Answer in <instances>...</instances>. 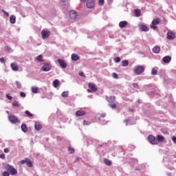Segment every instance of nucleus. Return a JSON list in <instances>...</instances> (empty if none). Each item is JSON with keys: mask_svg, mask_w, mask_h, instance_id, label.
<instances>
[{"mask_svg": "<svg viewBox=\"0 0 176 176\" xmlns=\"http://www.w3.org/2000/svg\"><path fill=\"white\" fill-rule=\"evenodd\" d=\"M11 68L13 71H19V65L16 63H12Z\"/></svg>", "mask_w": 176, "mask_h": 176, "instance_id": "23", "label": "nucleus"}, {"mask_svg": "<svg viewBox=\"0 0 176 176\" xmlns=\"http://www.w3.org/2000/svg\"><path fill=\"white\" fill-rule=\"evenodd\" d=\"M157 144H159V142H163V141H164V137H163L162 135H158L157 136Z\"/></svg>", "mask_w": 176, "mask_h": 176, "instance_id": "25", "label": "nucleus"}, {"mask_svg": "<svg viewBox=\"0 0 176 176\" xmlns=\"http://www.w3.org/2000/svg\"><path fill=\"white\" fill-rule=\"evenodd\" d=\"M144 71H145V67H144V66H141V65L136 66L133 69V72L136 75H141V74H142V72H144Z\"/></svg>", "mask_w": 176, "mask_h": 176, "instance_id": "2", "label": "nucleus"}, {"mask_svg": "<svg viewBox=\"0 0 176 176\" xmlns=\"http://www.w3.org/2000/svg\"><path fill=\"white\" fill-rule=\"evenodd\" d=\"M38 90H39V89L38 88V87H32V92L34 94H36V93H38Z\"/></svg>", "mask_w": 176, "mask_h": 176, "instance_id": "29", "label": "nucleus"}, {"mask_svg": "<svg viewBox=\"0 0 176 176\" xmlns=\"http://www.w3.org/2000/svg\"><path fill=\"white\" fill-rule=\"evenodd\" d=\"M58 85H60V81L56 79L53 82V86L54 87H58Z\"/></svg>", "mask_w": 176, "mask_h": 176, "instance_id": "28", "label": "nucleus"}, {"mask_svg": "<svg viewBox=\"0 0 176 176\" xmlns=\"http://www.w3.org/2000/svg\"><path fill=\"white\" fill-rule=\"evenodd\" d=\"M79 58H80V57H79V56H78L76 54H73L72 55V60H73V61H78Z\"/></svg>", "mask_w": 176, "mask_h": 176, "instance_id": "21", "label": "nucleus"}, {"mask_svg": "<svg viewBox=\"0 0 176 176\" xmlns=\"http://www.w3.org/2000/svg\"><path fill=\"white\" fill-rule=\"evenodd\" d=\"M34 128L36 131H41L42 130V125L38 122H35L34 124Z\"/></svg>", "mask_w": 176, "mask_h": 176, "instance_id": "16", "label": "nucleus"}, {"mask_svg": "<svg viewBox=\"0 0 176 176\" xmlns=\"http://www.w3.org/2000/svg\"><path fill=\"white\" fill-rule=\"evenodd\" d=\"M107 100L109 102H115V96H111L110 98H107Z\"/></svg>", "mask_w": 176, "mask_h": 176, "instance_id": "30", "label": "nucleus"}, {"mask_svg": "<svg viewBox=\"0 0 176 176\" xmlns=\"http://www.w3.org/2000/svg\"><path fill=\"white\" fill-rule=\"evenodd\" d=\"M78 75H79L80 76L85 77V73H84L83 72H80L78 73Z\"/></svg>", "mask_w": 176, "mask_h": 176, "instance_id": "46", "label": "nucleus"}, {"mask_svg": "<svg viewBox=\"0 0 176 176\" xmlns=\"http://www.w3.org/2000/svg\"><path fill=\"white\" fill-rule=\"evenodd\" d=\"M99 5L102 6V5H104V0H99Z\"/></svg>", "mask_w": 176, "mask_h": 176, "instance_id": "50", "label": "nucleus"}, {"mask_svg": "<svg viewBox=\"0 0 176 176\" xmlns=\"http://www.w3.org/2000/svg\"><path fill=\"white\" fill-rule=\"evenodd\" d=\"M87 0H80L81 2H86Z\"/></svg>", "mask_w": 176, "mask_h": 176, "instance_id": "60", "label": "nucleus"}, {"mask_svg": "<svg viewBox=\"0 0 176 176\" xmlns=\"http://www.w3.org/2000/svg\"><path fill=\"white\" fill-rule=\"evenodd\" d=\"M115 63H120V57L114 58Z\"/></svg>", "mask_w": 176, "mask_h": 176, "instance_id": "38", "label": "nucleus"}, {"mask_svg": "<svg viewBox=\"0 0 176 176\" xmlns=\"http://www.w3.org/2000/svg\"><path fill=\"white\" fill-rule=\"evenodd\" d=\"M21 164H26L28 167H32V162L30 159H25L21 161Z\"/></svg>", "mask_w": 176, "mask_h": 176, "instance_id": "6", "label": "nucleus"}, {"mask_svg": "<svg viewBox=\"0 0 176 176\" xmlns=\"http://www.w3.org/2000/svg\"><path fill=\"white\" fill-rule=\"evenodd\" d=\"M157 24H160V18L154 19L152 21L153 25H157Z\"/></svg>", "mask_w": 176, "mask_h": 176, "instance_id": "18", "label": "nucleus"}, {"mask_svg": "<svg viewBox=\"0 0 176 176\" xmlns=\"http://www.w3.org/2000/svg\"><path fill=\"white\" fill-rule=\"evenodd\" d=\"M5 154H1L0 155V159H5Z\"/></svg>", "mask_w": 176, "mask_h": 176, "instance_id": "54", "label": "nucleus"}, {"mask_svg": "<svg viewBox=\"0 0 176 176\" xmlns=\"http://www.w3.org/2000/svg\"><path fill=\"white\" fill-rule=\"evenodd\" d=\"M68 91H63L62 94H61V96H63V97H68Z\"/></svg>", "mask_w": 176, "mask_h": 176, "instance_id": "34", "label": "nucleus"}, {"mask_svg": "<svg viewBox=\"0 0 176 176\" xmlns=\"http://www.w3.org/2000/svg\"><path fill=\"white\" fill-rule=\"evenodd\" d=\"M167 38L169 41H173V40L175 39V34L173 32H168L167 33Z\"/></svg>", "mask_w": 176, "mask_h": 176, "instance_id": "11", "label": "nucleus"}, {"mask_svg": "<svg viewBox=\"0 0 176 176\" xmlns=\"http://www.w3.org/2000/svg\"><path fill=\"white\" fill-rule=\"evenodd\" d=\"M6 52H10V47H9V46H6Z\"/></svg>", "mask_w": 176, "mask_h": 176, "instance_id": "53", "label": "nucleus"}, {"mask_svg": "<svg viewBox=\"0 0 176 176\" xmlns=\"http://www.w3.org/2000/svg\"><path fill=\"white\" fill-rule=\"evenodd\" d=\"M42 58H43L42 55H38V56L36 57V60H37L38 61H43V60Z\"/></svg>", "mask_w": 176, "mask_h": 176, "instance_id": "37", "label": "nucleus"}, {"mask_svg": "<svg viewBox=\"0 0 176 176\" xmlns=\"http://www.w3.org/2000/svg\"><path fill=\"white\" fill-rule=\"evenodd\" d=\"M133 87H135V89H138V87H140V86L138 85V83H133Z\"/></svg>", "mask_w": 176, "mask_h": 176, "instance_id": "45", "label": "nucleus"}, {"mask_svg": "<svg viewBox=\"0 0 176 176\" xmlns=\"http://www.w3.org/2000/svg\"><path fill=\"white\" fill-rule=\"evenodd\" d=\"M25 115H27L29 117H32L34 115L30 112V111L27 110L25 111Z\"/></svg>", "mask_w": 176, "mask_h": 176, "instance_id": "33", "label": "nucleus"}, {"mask_svg": "<svg viewBox=\"0 0 176 176\" xmlns=\"http://www.w3.org/2000/svg\"><path fill=\"white\" fill-rule=\"evenodd\" d=\"M9 152H10V150H9V148H4V153H9Z\"/></svg>", "mask_w": 176, "mask_h": 176, "instance_id": "49", "label": "nucleus"}, {"mask_svg": "<svg viewBox=\"0 0 176 176\" xmlns=\"http://www.w3.org/2000/svg\"><path fill=\"white\" fill-rule=\"evenodd\" d=\"M2 12L4 13V14H6V16H9V13L6 12L5 10H2Z\"/></svg>", "mask_w": 176, "mask_h": 176, "instance_id": "52", "label": "nucleus"}, {"mask_svg": "<svg viewBox=\"0 0 176 176\" xmlns=\"http://www.w3.org/2000/svg\"><path fill=\"white\" fill-rule=\"evenodd\" d=\"M4 168L7 170L12 175H17V170L13 167V166L6 164Z\"/></svg>", "mask_w": 176, "mask_h": 176, "instance_id": "1", "label": "nucleus"}, {"mask_svg": "<svg viewBox=\"0 0 176 176\" xmlns=\"http://www.w3.org/2000/svg\"><path fill=\"white\" fill-rule=\"evenodd\" d=\"M102 124H107V122L102 121Z\"/></svg>", "mask_w": 176, "mask_h": 176, "instance_id": "58", "label": "nucleus"}, {"mask_svg": "<svg viewBox=\"0 0 176 176\" xmlns=\"http://www.w3.org/2000/svg\"><path fill=\"white\" fill-rule=\"evenodd\" d=\"M135 170L136 171H141V168H140L139 167H136Z\"/></svg>", "mask_w": 176, "mask_h": 176, "instance_id": "55", "label": "nucleus"}, {"mask_svg": "<svg viewBox=\"0 0 176 176\" xmlns=\"http://www.w3.org/2000/svg\"><path fill=\"white\" fill-rule=\"evenodd\" d=\"M42 69L44 71V72H48V71L52 69V66L49 63H45L42 67Z\"/></svg>", "mask_w": 176, "mask_h": 176, "instance_id": "9", "label": "nucleus"}, {"mask_svg": "<svg viewBox=\"0 0 176 176\" xmlns=\"http://www.w3.org/2000/svg\"><path fill=\"white\" fill-rule=\"evenodd\" d=\"M69 17L72 20H76V19H79V15L78 12L75 10H71L69 13Z\"/></svg>", "mask_w": 176, "mask_h": 176, "instance_id": "4", "label": "nucleus"}, {"mask_svg": "<svg viewBox=\"0 0 176 176\" xmlns=\"http://www.w3.org/2000/svg\"><path fill=\"white\" fill-rule=\"evenodd\" d=\"M135 14L136 17H140V16H141V10L140 9L135 10Z\"/></svg>", "mask_w": 176, "mask_h": 176, "instance_id": "27", "label": "nucleus"}, {"mask_svg": "<svg viewBox=\"0 0 176 176\" xmlns=\"http://www.w3.org/2000/svg\"><path fill=\"white\" fill-rule=\"evenodd\" d=\"M10 175V173L7 170V171H4L3 173V176H9Z\"/></svg>", "mask_w": 176, "mask_h": 176, "instance_id": "39", "label": "nucleus"}, {"mask_svg": "<svg viewBox=\"0 0 176 176\" xmlns=\"http://www.w3.org/2000/svg\"><path fill=\"white\" fill-rule=\"evenodd\" d=\"M138 102H139V104H141V102H142V100H139L138 101Z\"/></svg>", "mask_w": 176, "mask_h": 176, "instance_id": "59", "label": "nucleus"}, {"mask_svg": "<svg viewBox=\"0 0 176 176\" xmlns=\"http://www.w3.org/2000/svg\"><path fill=\"white\" fill-rule=\"evenodd\" d=\"M6 113H8V114H9V111H6Z\"/></svg>", "mask_w": 176, "mask_h": 176, "instance_id": "62", "label": "nucleus"}, {"mask_svg": "<svg viewBox=\"0 0 176 176\" xmlns=\"http://www.w3.org/2000/svg\"><path fill=\"white\" fill-rule=\"evenodd\" d=\"M61 2H65V0H60Z\"/></svg>", "mask_w": 176, "mask_h": 176, "instance_id": "61", "label": "nucleus"}, {"mask_svg": "<svg viewBox=\"0 0 176 176\" xmlns=\"http://www.w3.org/2000/svg\"><path fill=\"white\" fill-rule=\"evenodd\" d=\"M21 129L23 133H27L28 131V128H27V125L25 124H23L21 126Z\"/></svg>", "mask_w": 176, "mask_h": 176, "instance_id": "22", "label": "nucleus"}, {"mask_svg": "<svg viewBox=\"0 0 176 176\" xmlns=\"http://www.w3.org/2000/svg\"><path fill=\"white\" fill-rule=\"evenodd\" d=\"M148 140L149 142H151V144H152L153 145L157 144V140L156 138L152 135H148Z\"/></svg>", "mask_w": 176, "mask_h": 176, "instance_id": "8", "label": "nucleus"}, {"mask_svg": "<svg viewBox=\"0 0 176 176\" xmlns=\"http://www.w3.org/2000/svg\"><path fill=\"white\" fill-rule=\"evenodd\" d=\"M69 151H70V153H74V152H75V149L72 147H69Z\"/></svg>", "mask_w": 176, "mask_h": 176, "instance_id": "44", "label": "nucleus"}, {"mask_svg": "<svg viewBox=\"0 0 176 176\" xmlns=\"http://www.w3.org/2000/svg\"><path fill=\"white\" fill-rule=\"evenodd\" d=\"M109 107L110 108H112V109H116V104H109Z\"/></svg>", "mask_w": 176, "mask_h": 176, "instance_id": "36", "label": "nucleus"}, {"mask_svg": "<svg viewBox=\"0 0 176 176\" xmlns=\"http://www.w3.org/2000/svg\"><path fill=\"white\" fill-rule=\"evenodd\" d=\"M101 116H102V118H105V116H107V114L102 113V114L101 115Z\"/></svg>", "mask_w": 176, "mask_h": 176, "instance_id": "57", "label": "nucleus"}, {"mask_svg": "<svg viewBox=\"0 0 176 176\" xmlns=\"http://www.w3.org/2000/svg\"><path fill=\"white\" fill-rule=\"evenodd\" d=\"M10 22L11 23V24H14L16 23V16L11 15L10 16Z\"/></svg>", "mask_w": 176, "mask_h": 176, "instance_id": "24", "label": "nucleus"}, {"mask_svg": "<svg viewBox=\"0 0 176 176\" xmlns=\"http://www.w3.org/2000/svg\"><path fill=\"white\" fill-rule=\"evenodd\" d=\"M162 60L165 64H168L171 61V56H166L162 58Z\"/></svg>", "mask_w": 176, "mask_h": 176, "instance_id": "13", "label": "nucleus"}, {"mask_svg": "<svg viewBox=\"0 0 176 176\" xmlns=\"http://www.w3.org/2000/svg\"><path fill=\"white\" fill-rule=\"evenodd\" d=\"M89 88L90 89H87V91L89 93H94L97 91V88L96 87V85L91 82L89 84Z\"/></svg>", "mask_w": 176, "mask_h": 176, "instance_id": "7", "label": "nucleus"}, {"mask_svg": "<svg viewBox=\"0 0 176 176\" xmlns=\"http://www.w3.org/2000/svg\"><path fill=\"white\" fill-rule=\"evenodd\" d=\"M12 107H14V108H20L21 107V104H20L19 101L14 100L12 102Z\"/></svg>", "mask_w": 176, "mask_h": 176, "instance_id": "19", "label": "nucleus"}, {"mask_svg": "<svg viewBox=\"0 0 176 176\" xmlns=\"http://www.w3.org/2000/svg\"><path fill=\"white\" fill-rule=\"evenodd\" d=\"M20 96H21V97L24 98V97H25L26 94H25V93H24V92H21V93H20Z\"/></svg>", "mask_w": 176, "mask_h": 176, "instance_id": "48", "label": "nucleus"}, {"mask_svg": "<svg viewBox=\"0 0 176 176\" xmlns=\"http://www.w3.org/2000/svg\"><path fill=\"white\" fill-rule=\"evenodd\" d=\"M0 62L1 63V64H5V58H0Z\"/></svg>", "mask_w": 176, "mask_h": 176, "instance_id": "47", "label": "nucleus"}, {"mask_svg": "<svg viewBox=\"0 0 176 176\" xmlns=\"http://www.w3.org/2000/svg\"><path fill=\"white\" fill-rule=\"evenodd\" d=\"M85 111L82 110H78L76 112V116H83V115H85Z\"/></svg>", "mask_w": 176, "mask_h": 176, "instance_id": "20", "label": "nucleus"}, {"mask_svg": "<svg viewBox=\"0 0 176 176\" xmlns=\"http://www.w3.org/2000/svg\"><path fill=\"white\" fill-rule=\"evenodd\" d=\"M129 66V60H122V67H128Z\"/></svg>", "mask_w": 176, "mask_h": 176, "instance_id": "31", "label": "nucleus"}, {"mask_svg": "<svg viewBox=\"0 0 176 176\" xmlns=\"http://www.w3.org/2000/svg\"><path fill=\"white\" fill-rule=\"evenodd\" d=\"M8 120H10V123H12V124H16V123L19 122V118H17V117L14 115L9 116Z\"/></svg>", "mask_w": 176, "mask_h": 176, "instance_id": "5", "label": "nucleus"}, {"mask_svg": "<svg viewBox=\"0 0 176 176\" xmlns=\"http://www.w3.org/2000/svg\"><path fill=\"white\" fill-rule=\"evenodd\" d=\"M124 123H127L128 122H130V119H126L124 120Z\"/></svg>", "mask_w": 176, "mask_h": 176, "instance_id": "56", "label": "nucleus"}, {"mask_svg": "<svg viewBox=\"0 0 176 176\" xmlns=\"http://www.w3.org/2000/svg\"><path fill=\"white\" fill-rule=\"evenodd\" d=\"M112 76H113V78H114V79H118V74H116V73H113Z\"/></svg>", "mask_w": 176, "mask_h": 176, "instance_id": "40", "label": "nucleus"}, {"mask_svg": "<svg viewBox=\"0 0 176 176\" xmlns=\"http://www.w3.org/2000/svg\"><path fill=\"white\" fill-rule=\"evenodd\" d=\"M151 28H152V30H156L157 27H156V25H151Z\"/></svg>", "mask_w": 176, "mask_h": 176, "instance_id": "42", "label": "nucleus"}, {"mask_svg": "<svg viewBox=\"0 0 176 176\" xmlns=\"http://www.w3.org/2000/svg\"><path fill=\"white\" fill-rule=\"evenodd\" d=\"M16 84L18 89H21V82L19 81H16Z\"/></svg>", "mask_w": 176, "mask_h": 176, "instance_id": "35", "label": "nucleus"}, {"mask_svg": "<svg viewBox=\"0 0 176 176\" xmlns=\"http://www.w3.org/2000/svg\"><path fill=\"white\" fill-rule=\"evenodd\" d=\"M139 28H140L143 32H148V31H149V28L145 25H140Z\"/></svg>", "mask_w": 176, "mask_h": 176, "instance_id": "14", "label": "nucleus"}, {"mask_svg": "<svg viewBox=\"0 0 176 176\" xmlns=\"http://www.w3.org/2000/svg\"><path fill=\"white\" fill-rule=\"evenodd\" d=\"M151 75H157V70L155 68H153L151 70Z\"/></svg>", "mask_w": 176, "mask_h": 176, "instance_id": "32", "label": "nucleus"}, {"mask_svg": "<svg viewBox=\"0 0 176 176\" xmlns=\"http://www.w3.org/2000/svg\"><path fill=\"white\" fill-rule=\"evenodd\" d=\"M89 124H90L89 122L84 120V122H83V125L84 126H89Z\"/></svg>", "mask_w": 176, "mask_h": 176, "instance_id": "41", "label": "nucleus"}, {"mask_svg": "<svg viewBox=\"0 0 176 176\" xmlns=\"http://www.w3.org/2000/svg\"><path fill=\"white\" fill-rule=\"evenodd\" d=\"M127 24H129V23L126 21H122L119 23V27L120 28H124L127 27Z\"/></svg>", "mask_w": 176, "mask_h": 176, "instance_id": "15", "label": "nucleus"}, {"mask_svg": "<svg viewBox=\"0 0 176 176\" xmlns=\"http://www.w3.org/2000/svg\"><path fill=\"white\" fill-rule=\"evenodd\" d=\"M6 98L8 100H12L13 98V97H12L9 94H6Z\"/></svg>", "mask_w": 176, "mask_h": 176, "instance_id": "43", "label": "nucleus"}, {"mask_svg": "<svg viewBox=\"0 0 176 176\" xmlns=\"http://www.w3.org/2000/svg\"><path fill=\"white\" fill-rule=\"evenodd\" d=\"M87 7L88 9H93L94 8V0H87Z\"/></svg>", "mask_w": 176, "mask_h": 176, "instance_id": "10", "label": "nucleus"}, {"mask_svg": "<svg viewBox=\"0 0 176 176\" xmlns=\"http://www.w3.org/2000/svg\"><path fill=\"white\" fill-rule=\"evenodd\" d=\"M172 141H173V142H174L175 144H176V137H175V136H173V137L172 138Z\"/></svg>", "mask_w": 176, "mask_h": 176, "instance_id": "51", "label": "nucleus"}, {"mask_svg": "<svg viewBox=\"0 0 176 176\" xmlns=\"http://www.w3.org/2000/svg\"><path fill=\"white\" fill-rule=\"evenodd\" d=\"M58 63L62 68H65L67 67V63H65L63 59H58Z\"/></svg>", "mask_w": 176, "mask_h": 176, "instance_id": "12", "label": "nucleus"}, {"mask_svg": "<svg viewBox=\"0 0 176 176\" xmlns=\"http://www.w3.org/2000/svg\"><path fill=\"white\" fill-rule=\"evenodd\" d=\"M104 163L106 164V166H112V162L108 159H104Z\"/></svg>", "mask_w": 176, "mask_h": 176, "instance_id": "26", "label": "nucleus"}, {"mask_svg": "<svg viewBox=\"0 0 176 176\" xmlns=\"http://www.w3.org/2000/svg\"><path fill=\"white\" fill-rule=\"evenodd\" d=\"M153 52H154L155 54H159L160 53V47L156 45L153 48Z\"/></svg>", "mask_w": 176, "mask_h": 176, "instance_id": "17", "label": "nucleus"}, {"mask_svg": "<svg viewBox=\"0 0 176 176\" xmlns=\"http://www.w3.org/2000/svg\"><path fill=\"white\" fill-rule=\"evenodd\" d=\"M41 36L43 39H47L50 36V31L47 29H44L41 31Z\"/></svg>", "mask_w": 176, "mask_h": 176, "instance_id": "3", "label": "nucleus"}]
</instances>
